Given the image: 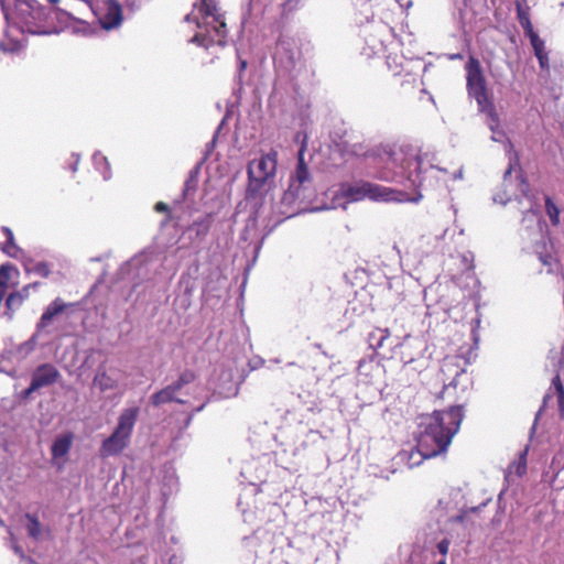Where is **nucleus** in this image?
I'll list each match as a JSON object with an SVG mask.
<instances>
[{"label":"nucleus","instance_id":"nucleus-45","mask_svg":"<svg viewBox=\"0 0 564 564\" xmlns=\"http://www.w3.org/2000/svg\"><path fill=\"white\" fill-rule=\"evenodd\" d=\"M2 231H3V232L6 234V236H7V241H11V240H13V239H14V237H13V232H12V230H11L10 228H8V227H3V228H2Z\"/></svg>","mask_w":564,"mask_h":564},{"label":"nucleus","instance_id":"nucleus-55","mask_svg":"<svg viewBox=\"0 0 564 564\" xmlns=\"http://www.w3.org/2000/svg\"><path fill=\"white\" fill-rule=\"evenodd\" d=\"M204 409V404H202L200 406H198L195 412H200L202 410Z\"/></svg>","mask_w":564,"mask_h":564},{"label":"nucleus","instance_id":"nucleus-24","mask_svg":"<svg viewBox=\"0 0 564 564\" xmlns=\"http://www.w3.org/2000/svg\"><path fill=\"white\" fill-rule=\"evenodd\" d=\"M23 267L26 272H34L43 278H47L51 273V269L46 262L34 263L31 259L26 258L23 262Z\"/></svg>","mask_w":564,"mask_h":564},{"label":"nucleus","instance_id":"nucleus-1","mask_svg":"<svg viewBox=\"0 0 564 564\" xmlns=\"http://www.w3.org/2000/svg\"><path fill=\"white\" fill-rule=\"evenodd\" d=\"M9 29L0 42V50L6 53L19 52L23 44L12 36L15 29L21 33L32 35H48L58 33L55 20L68 18L69 14L61 9H48L36 0H0Z\"/></svg>","mask_w":564,"mask_h":564},{"label":"nucleus","instance_id":"nucleus-7","mask_svg":"<svg viewBox=\"0 0 564 564\" xmlns=\"http://www.w3.org/2000/svg\"><path fill=\"white\" fill-rule=\"evenodd\" d=\"M276 165L278 153L273 150L249 162V184L247 188V197L249 199H257L262 197V195H268L275 182Z\"/></svg>","mask_w":564,"mask_h":564},{"label":"nucleus","instance_id":"nucleus-26","mask_svg":"<svg viewBox=\"0 0 564 564\" xmlns=\"http://www.w3.org/2000/svg\"><path fill=\"white\" fill-rule=\"evenodd\" d=\"M95 167L102 174L104 180L107 181L110 178V165L106 156L101 155V153L96 152L93 156Z\"/></svg>","mask_w":564,"mask_h":564},{"label":"nucleus","instance_id":"nucleus-13","mask_svg":"<svg viewBox=\"0 0 564 564\" xmlns=\"http://www.w3.org/2000/svg\"><path fill=\"white\" fill-rule=\"evenodd\" d=\"M153 262V254L148 252H142L135 257H133L130 261H128L122 268L121 271L123 274L130 273L131 271H135L133 279L144 280L149 279V267Z\"/></svg>","mask_w":564,"mask_h":564},{"label":"nucleus","instance_id":"nucleus-50","mask_svg":"<svg viewBox=\"0 0 564 564\" xmlns=\"http://www.w3.org/2000/svg\"><path fill=\"white\" fill-rule=\"evenodd\" d=\"M379 177H380L381 180H384V181H390V180H392V177H391L389 174H387L386 172H381V173H380V175H379Z\"/></svg>","mask_w":564,"mask_h":564},{"label":"nucleus","instance_id":"nucleus-3","mask_svg":"<svg viewBox=\"0 0 564 564\" xmlns=\"http://www.w3.org/2000/svg\"><path fill=\"white\" fill-rule=\"evenodd\" d=\"M366 198L384 203H417L422 199V195L419 193L415 196H411L405 192L366 181L344 182L339 185L335 195L336 204L343 207L348 203H355Z\"/></svg>","mask_w":564,"mask_h":564},{"label":"nucleus","instance_id":"nucleus-46","mask_svg":"<svg viewBox=\"0 0 564 564\" xmlns=\"http://www.w3.org/2000/svg\"><path fill=\"white\" fill-rule=\"evenodd\" d=\"M155 210L156 212H165V210H167V205L160 202L155 205Z\"/></svg>","mask_w":564,"mask_h":564},{"label":"nucleus","instance_id":"nucleus-22","mask_svg":"<svg viewBox=\"0 0 564 564\" xmlns=\"http://www.w3.org/2000/svg\"><path fill=\"white\" fill-rule=\"evenodd\" d=\"M390 338L388 328H376L368 336V343L371 348L379 349L384 346V343Z\"/></svg>","mask_w":564,"mask_h":564},{"label":"nucleus","instance_id":"nucleus-37","mask_svg":"<svg viewBox=\"0 0 564 564\" xmlns=\"http://www.w3.org/2000/svg\"><path fill=\"white\" fill-rule=\"evenodd\" d=\"M448 547H449V541L447 539H443L436 545L438 553L442 554L443 556H445L447 554Z\"/></svg>","mask_w":564,"mask_h":564},{"label":"nucleus","instance_id":"nucleus-34","mask_svg":"<svg viewBox=\"0 0 564 564\" xmlns=\"http://www.w3.org/2000/svg\"><path fill=\"white\" fill-rule=\"evenodd\" d=\"M528 37L530 39L531 45L534 51V55L536 57L547 54V52L545 51L544 41L541 40L536 33Z\"/></svg>","mask_w":564,"mask_h":564},{"label":"nucleus","instance_id":"nucleus-39","mask_svg":"<svg viewBox=\"0 0 564 564\" xmlns=\"http://www.w3.org/2000/svg\"><path fill=\"white\" fill-rule=\"evenodd\" d=\"M299 3V0H286L284 3H283V10L284 11H292L296 8Z\"/></svg>","mask_w":564,"mask_h":564},{"label":"nucleus","instance_id":"nucleus-35","mask_svg":"<svg viewBox=\"0 0 564 564\" xmlns=\"http://www.w3.org/2000/svg\"><path fill=\"white\" fill-rule=\"evenodd\" d=\"M484 506H486V503H481L478 507L470 508L467 511H462L459 514H457L456 517L452 518L451 521H453V522H463L467 518L468 512H476V511L480 510Z\"/></svg>","mask_w":564,"mask_h":564},{"label":"nucleus","instance_id":"nucleus-12","mask_svg":"<svg viewBox=\"0 0 564 564\" xmlns=\"http://www.w3.org/2000/svg\"><path fill=\"white\" fill-rule=\"evenodd\" d=\"M104 11L99 17L102 29L111 30L118 28L122 22V9L117 0H105Z\"/></svg>","mask_w":564,"mask_h":564},{"label":"nucleus","instance_id":"nucleus-31","mask_svg":"<svg viewBox=\"0 0 564 564\" xmlns=\"http://www.w3.org/2000/svg\"><path fill=\"white\" fill-rule=\"evenodd\" d=\"M24 301V296L20 292L11 293L6 300L7 310L10 311L9 317H12L14 308L19 307Z\"/></svg>","mask_w":564,"mask_h":564},{"label":"nucleus","instance_id":"nucleus-52","mask_svg":"<svg viewBox=\"0 0 564 564\" xmlns=\"http://www.w3.org/2000/svg\"><path fill=\"white\" fill-rule=\"evenodd\" d=\"M454 178H455V180H460V178H463V169H459V170L454 174Z\"/></svg>","mask_w":564,"mask_h":564},{"label":"nucleus","instance_id":"nucleus-33","mask_svg":"<svg viewBox=\"0 0 564 564\" xmlns=\"http://www.w3.org/2000/svg\"><path fill=\"white\" fill-rule=\"evenodd\" d=\"M13 269V265L9 263H4L0 265V293L6 294L8 281L10 279V272Z\"/></svg>","mask_w":564,"mask_h":564},{"label":"nucleus","instance_id":"nucleus-5","mask_svg":"<svg viewBox=\"0 0 564 564\" xmlns=\"http://www.w3.org/2000/svg\"><path fill=\"white\" fill-rule=\"evenodd\" d=\"M435 161L436 156L433 152L414 147L401 148L390 155V164L398 166L399 173L415 187H422L427 181L429 173L434 170L446 173V170L435 165Z\"/></svg>","mask_w":564,"mask_h":564},{"label":"nucleus","instance_id":"nucleus-9","mask_svg":"<svg viewBox=\"0 0 564 564\" xmlns=\"http://www.w3.org/2000/svg\"><path fill=\"white\" fill-rule=\"evenodd\" d=\"M488 116H489L488 127L492 131L491 140L495 142L503 143L505 151H506V153L508 155V160H509L508 169L506 170L505 175H503L505 189H503V192H498L494 195V200L496 203L506 205L509 200H511L513 195L516 196V198L519 197L517 193L511 191L510 187H512V186L508 180V177L510 176L514 166H517L519 164V156L513 151V144L511 143V141L509 139L505 138V132L498 129V124H499L498 117L495 113L492 107H490V109L488 111Z\"/></svg>","mask_w":564,"mask_h":564},{"label":"nucleus","instance_id":"nucleus-28","mask_svg":"<svg viewBox=\"0 0 564 564\" xmlns=\"http://www.w3.org/2000/svg\"><path fill=\"white\" fill-rule=\"evenodd\" d=\"M517 13H518L519 22H520L521 26L523 28L525 35L527 36L533 35L535 32L533 30V25L530 21L528 12L520 4H518Z\"/></svg>","mask_w":564,"mask_h":564},{"label":"nucleus","instance_id":"nucleus-30","mask_svg":"<svg viewBox=\"0 0 564 564\" xmlns=\"http://www.w3.org/2000/svg\"><path fill=\"white\" fill-rule=\"evenodd\" d=\"M223 376L225 377L226 381H225V386L224 387H221V386L218 387L219 393L223 394L226 398L231 397V395H236L237 394V387L232 383V376H231V373L230 372H224Z\"/></svg>","mask_w":564,"mask_h":564},{"label":"nucleus","instance_id":"nucleus-42","mask_svg":"<svg viewBox=\"0 0 564 564\" xmlns=\"http://www.w3.org/2000/svg\"><path fill=\"white\" fill-rule=\"evenodd\" d=\"M518 181V187H519V191L522 195H525V192H527V188H528V185L527 183L524 182V180L522 178V176H519L517 178Z\"/></svg>","mask_w":564,"mask_h":564},{"label":"nucleus","instance_id":"nucleus-51","mask_svg":"<svg viewBox=\"0 0 564 564\" xmlns=\"http://www.w3.org/2000/svg\"><path fill=\"white\" fill-rule=\"evenodd\" d=\"M12 547L17 554L23 555L21 546H19L17 543H14Z\"/></svg>","mask_w":564,"mask_h":564},{"label":"nucleus","instance_id":"nucleus-29","mask_svg":"<svg viewBox=\"0 0 564 564\" xmlns=\"http://www.w3.org/2000/svg\"><path fill=\"white\" fill-rule=\"evenodd\" d=\"M2 250L9 257L21 260L22 262L26 259L24 251L15 245L14 239L7 241L6 245H3Z\"/></svg>","mask_w":564,"mask_h":564},{"label":"nucleus","instance_id":"nucleus-21","mask_svg":"<svg viewBox=\"0 0 564 564\" xmlns=\"http://www.w3.org/2000/svg\"><path fill=\"white\" fill-rule=\"evenodd\" d=\"M94 386L101 392L115 390L118 388V381L109 376L106 371H98L94 378Z\"/></svg>","mask_w":564,"mask_h":564},{"label":"nucleus","instance_id":"nucleus-53","mask_svg":"<svg viewBox=\"0 0 564 564\" xmlns=\"http://www.w3.org/2000/svg\"><path fill=\"white\" fill-rule=\"evenodd\" d=\"M74 156H76V161H75V164L73 165L72 170L73 172H76L77 171V164H78V161H79V156L74 154Z\"/></svg>","mask_w":564,"mask_h":564},{"label":"nucleus","instance_id":"nucleus-6","mask_svg":"<svg viewBox=\"0 0 564 564\" xmlns=\"http://www.w3.org/2000/svg\"><path fill=\"white\" fill-rule=\"evenodd\" d=\"M304 145L297 153V165L294 173L291 175L290 184L288 189L283 193L281 204L288 207L285 210H281L282 214L288 215L286 217L293 216L296 210L292 209V206L296 203H308L315 195L316 189L313 184V178L304 161Z\"/></svg>","mask_w":564,"mask_h":564},{"label":"nucleus","instance_id":"nucleus-44","mask_svg":"<svg viewBox=\"0 0 564 564\" xmlns=\"http://www.w3.org/2000/svg\"><path fill=\"white\" fill-rule=\"evenodd\" d=\"M37 286V283H32V284H29V285H25L23 289H22V295L24 296V299L29 295V291L30 289H34Z\"/></svg>","mask_w":564,"mask_h":564},{"label":"nucleus","instance_id":"nucleus-20","mask_svg":"<svg viewBox=\"0 0 564 564\" xmlns=\"http://www.w3.org/2000/svg\"><path fill=\"white\" fill-rule=\"evenodd\" d=\"M196 380V373L193 370L186 369L178 376L177 380L173 381L169 386L173 389L174 393L178 395L185 387L194 383Z\"/></svg>","mask_w":564,"mask_h":564},{"label":"nucleus","instance_id":"nucleus-11","mask_svg":"<svg viewBox=\"0 0 564 564\" xmlns=\"http://www.w3.org/2000/svg\"><path fill=\"white\" fill-rule=\"evenodd\" d=\"M300 56L301 53L295 39L284 35L280 36L273 53L274 63L285 70H291L300 59Z\"/></svg>","mask_w":564,"mask_h":564},{"label":"nucleus","instance_id":"nucleus-15","mask_svg":"<svg viewBox=\"0 0 564 564\" xmlns=\"http://www.w3.org/2000/svg\"><path fill=\"white\" fill-rule=\"evenodd\" d=\"M441 371L444 376L453 375V379L448 383H444L445 391L451 388L456 389L459 384L460 378L466 376L465 370L456 365L452 358L444 359Z\"/></svg>","mask_w":564,"mask_h":564},{"label":"nucleus","instance_id":"nucleus-16","mask_svg":"<svg viewBox=\"0 0 564 564\" xmlns=\"http://www.w3.org/2000/svg\"><path fill=\"white\" fill-rule=\"evenodd\" d=\"M74 435L72 433H65L58 435L51 447L52 457L54 459L65 457L73 444Z\"/></svg>","mask_w":564,"mask_h":564},{"label":"nucleus","instance_id":"nucleus-57","mask_svg":"<svg viewBox=\"0 0 564 564\" xmlns=\"http://www.w3.org/2000/svg\"><path fill=\"white\" fill-rule=\"evenodd\" d=\"M437 564H446V561L445 560H441L437 562Z\"/></svg>","mask_w":564,"mask_h":564},{"label":"nucleus","instance_id":"nucleus-47","mask_svg":"<svg viewBox=\"0 0 564 564\" xmlns=\"http://www.w3.org/2000/svg\"><path fill=\"white\" fill-rule=\"evenodd\" d=\"M247 62L245 59L239 61V77L241 76V73L246 69Z\"/></svg>","mask_w":564,"mask_h":564},{"label":"nucleus","instance_id":"nucleus-40","mask_svg":"<svg viewBox=\"0 0 564 564\" xmlns=\"http://www.w3.org/2000/svg\"><path fill=\"white\" fill-rule=\"evenodd\" d=\"M542 69H549V56L547 54L536 57Z\"/></svg>","mask_w":564,"mask_h":564},{"label":"nucleus","instance_id":"nucleus-41","mask_svg":"<svg viewBox=\"0 0 564 564\" xmlns=\"http://www.w3.org/2000/svg\"><path fill=\"white\" fill-rule=\"evenodd\" d=\"M35 340V336H33L29 341L24 343L23 345H21L20 349H25L26 351H32L34 349V343Z\"/></svg>","mask_w":564,"mask_h":564},{"label":"nucleus","instance_id":"nucleus-14","mask_svg":"<svg viewBox=\"0 0 564 564\" xmlns=\"http://www.w3.org/2000/svg\"><path fill=\"white\" fill-rule=\"evenodd\" d=\"M59 378L58 369L54 365L46 362L34 369L31 380L39 389H42L56 383Z\"/></svg>","mask_w":564,"mask_h":564},{"label":"nucleus","instance_id":"nucleus-56","mask_svg":"<svg viewBox=\"0 0 564 564\" xmlns=\"http://www.w3.org/2000/svg\"><path fill=\"white\" fill-rule=\"evenodd\" d=\"M51 4H56L59 0H47Z\"/></svg>","mask_w":564,"mask_h":564},{"label":"nucleus","instance_id":"nucleus-23","mask_svg":"<svg viewBox=\"0 0 564 564\" xmlns=\"http://www.w3.org/2000/svg\"><path fill=\"white\" fill-rule=\"evenodd\" d=\"M401 459L405 462V464L410 467H416L419 466L424 459L432 458L433 456H424L419 446L416 445L414 449H411L410 452H402L401 453Z\"/></svg>","mask_w":564,"mask_h":564},{"label":"nucleus","instance_id":"nucleus-36","mask_svg":"<svg viewBox=\"0 0 564 564\" xmlns=\"http://www.w3.org/2000/svg\"><path fill=\"white\" fill-rule=\"evenodd\" d=\"M557 401H558V411L562 416H564V387L563 384H558L557 387Z\"/></svg>","mask_w":564,"mask_h":564},{"label":"nucleus","instance_id":"nucleus-4","mask_svg":"<svg viewBox=\"0 0 564 564\" xmlns=\"http://www.w3.org/2000/svg\"><path fill=\"white\" fill-rule=\"evenodd\" d=\"M197 13H191L185 17L186 21L194 20L198 31L189 40L191 43L204 46L217 44L225 45L226 23L223 15L218 12L215 0H202L195 4Z\"/></svg>","mask_w":564,"mask_h":564},{"label":"nucleus","instance_id":"nucleus-38","mask_svg":"<svg viewBox=\"0 0 564 564\" xmlns=\"http://www.w3.org/2000/svg\"><path fill=\"white\" fill-rule=\"evenodd\" d=\"M40 390L36 384L31 380V383L29 386L28 389H25L24 391H22L21 393V397L22 399H29L31 397V394L35 391Z\"/></svg>","mask_w":564,"mask_h":564},{"label":"nucleus","instance_id":"nucleus-25","mask_svg":"<svg viewBox=\"0 0 564 564\" xmlns=\"http://www.w3.org/2000/svg\"><path fill=\"white\" fill-rule=\"evenodd\" d=\"M26 518V530H28V534L34 539V540H40L41 539V535H42V532H43V529H42V525L40 523V521L37 520L36 517L28 513L25 516Z\"/></svg>","mask_w":564,"mask_h":564},{"label":"nucleus","instance_id":"nucleus-18","mask_svg":"<svg viewBox=\"0 0 564 564\" xmlns=\"http://www.w3.org/2000/svg\"><path fill=\"white\" fill-rule=\"evenodd\" d=\"M169 402L184 403V401L174 393L173 389L167 384L151 397V403L154 406H161Z\"/></svg>","mask_w":564,"mask_h":564},{"label":"nucleus","instance_id":"nucleus-8","mask_svg":"<svg viewBox=\"0 0 564 564\" xmlns=\"http://www.w3.org/2000/svg\"><path fill=\"white\" fill-rule=\"evenodd\" d=\"M139 412L138 406H130L121 411L117 426L111 435L104 440L99 448L102 458L120 455L129 446Z\"/></svg>","mask_w":564,"mask_h":564},{"label":"nucleus","instance_id":"nucleus-10","mask_svg":"<svg viewBox=\"0 0 564 564\" xmlns=\"http://www.w3.org/2000/svg\"><path fill=\"white\" fill-rule=\"evenodd\" d=\"M466 70L468 94L476 99L480 111H485L487 108L490 109L491 105L487 96L486 82L479 61L470 57L466 64Z\"/></svg>","mask_w":564,"mask_h":564},{"label":"nucleus","instance_id":"nucleus-17","mask_svg":"<svg viewBox=\"0 0 564 564\" xmlns=\"http://www.w3.org/2000/svg\"><path fill=\"white\" fill-rule=\"evenodd\" d=\"M66 306L67 304H65L61 299H55L42 314L36 325L37 332L46 327L57 314L65 310Z\"/></svg>","mask_w":564,"mask_h":564},{"label":"nucleus","instance_id":"nucleus-32","mask_svg":"<svg viewBox=\"0 0 564 564\" xmlns=\"http://www.w3.org/2000/svg\"><path fill=\"white\" fill-rule=\"evenodd\" d=\"M546 214L551 219V223L556 226L560 223V210L550 197L545 198Z\"/></svg>","mask_w":564,"mask_h":564},{"label":"nucleus","instance_id":"nucleus-43","mask_svg":"<svg viewBox=\"0 0 564 564\" xmlns=\"http://www.w3.org/2000/svg\"><path fill=\"white\" fill-rule=\"evenodd\" d=\"M540 260L544 265H552L553 258L551 256H540Z\"/></svg>","mask_w":564,"mask_h":564},{"label":"nucleus","instance_id":"nucleus-2","mask_svg":"<svg viewBox=\"0 0 564 564\" xmlns=\"http://www.w3.org/2000/svg\"><path fill=\"white\" fill-rule=\"evenodd\" d=\"M463 417V408L459 405L422 415L415 437L421 453L424 456L445 453L458 432Z\"/></svg>","mask_w":564,"mask_h":564},{"label":"nucleus","instance_id":"nucleus-19","mask_svg":"<svg viewBox=\"0 0 564 564\" xmlns=\"http://www.w3.org/2000/svg\"><path fill=\"white\" fill-rule=\"evenodd\" d=\"M210 228V218L204 217L194 221L191 226L187 227L185 234L189 235V238H195L197 240H202L209 231Z\"/></svg>","mask_w":564,"mask_h":564},{"label":"nucleus","instance_id":"nucleus-27","mask_svg":"<svg viewBox=\"0 0 564 564\" xmlns=\"http://www.w3.org/2000/svg\"><path fill=\"white\" fill-rule=\"evenodd\" d=\"M198 173H199V166H196L195 169H193L189 172L188 177L185 182L184 191H183V195L185 198H187L189 195H192L196 191V187L198 184Z\"/></svg>","mask_w":564,"mask_h":564},{"label":"nucleus","instance_id":"nucleus-48","mask_svg":"<svg viewBox=\"0 0 564 564\" xmlns=\"http://www.w3.org/2000/svg\"><path fill=\"white\" fill-rule=\"evenodd\" d=\"M416 360L410 359L409 361H405V366H410L411 364L415 362ZM420 362V367H425V360H417Z\"/></svg>","mask_w":564,"mask_h":564},{"label":"nucleus","instance_id":"nucleus-54","mask_svg":"<svg viewBox=\"0 0 564 564\" xmlns=\"http://www.w3.org/2000/svg\"><path fill=\"white\" fill-rule=\"evenodd\" d=\"M468 257H470V258L473 259V253L468 252V254H465V256H464V259H465V260H467V259H468Z\"/></svg>","mask_w":564,"mask_h":564},{"label":"nucleus","instance_id":"nucleus-49","mask_svg":"<svg viewBox=\"0 0 564 564\" xmlns=\"http://www.w3.org/2000/svg\"><path fill=\"white\" fill-rule=\"evenodd\" d=\"M552 382H553V384H554V387H555V390L557 391V387H558V384H562L560 377H558V376H555V377L553 378V381H552Z\"/></svg>","mask_w":564,"mask_h":564}]
</instances>
